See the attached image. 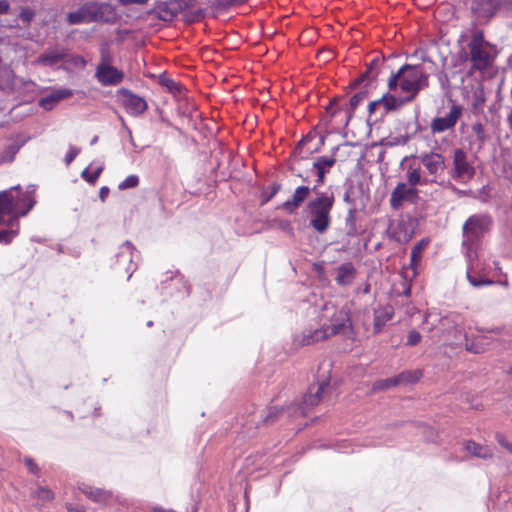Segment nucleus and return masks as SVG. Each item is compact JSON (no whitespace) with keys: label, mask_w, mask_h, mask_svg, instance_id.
I'll use <instances>...</instances> for the list:
<instances>
[{"label":"nucleus","mask_w":512,"mask_h":512,"mask_svg":"<svg viewBox=\"0 0 512 512\" xmlns=\"http://www.w3.org/2000/svg\"><path fill=\"white\" fill-rule=\"evenodd\" d=\"M320 322V328L303 333L302 345H311L337 334L347 338L354 336L349 310L346 307L337 308L332 303H326L320 315Z\"/></svg>","instance_id":"f257e3e1"},{"label":"nucleus","mask_w":512,"mask_h":512,"mask_svg":"<svg viewBox=\"0 0 512 512\" xmlns=\"http://www.w3.org/2000/svg\"><path fill=\"white\" fill-rule=\"evenodd\" d=\"M36 187L29 185L25 191L20 185L0 192V225L18 226V218L25 216L36 204Z\"/></svg>","instance_id":"f03ea898"},{"label":"nucleus","mask_w":512,"mask_h":512,"mask_svg":"<svg viewBox=\"0 0 512 512\" xmlns=\"http://www.w3.org/2000/svg\"><path fill=\"white\" fill-rule=\"evenodd\" d=\"M492 225V218L487 214H475L470 216L463 225V242L462 246L465 249V255L469 262L467 270V279L474 287H481L484 285L493 284L492 280L487 278L472 277L470 272L474 268L473 260L476 259V246L480 238L489 231Z\"/></svg>","instance_id":"7ed1b4c3"},{"label":"nucleus","mask_w":512,"mask_h":512,"mask_svg":"<svg viewBox=\"0 0 512 512\" xmlns=\"http://www.w3.org/2000/svg\"><path fill=\"white\" fill-rule=\"evenodd\" d=\"M315 197L304 208V215L309 226L318 234H325L332 223L331 212L335 204L333 192L313 191Z\"/></svg>","instance_id":"20e7f679"},{"label":"nucleus","mask_w":512,"mask_h":512,"mask_svg":"<svg viewBox=\"0 0 512 512\" xmlns=\"http://www.w3.org/2000/svg\"><path fill=\"white\" fill-rule=\"evenodd\" d=\"M428 86V75L419 65H403L388 80L390 90L398 87L406 94L407 100H413L423 88Z\"/></svg>","instance_id":"39448f33"},{"label":"nucleus","mask_w":512,"mask_h":512,"mask_svg":"<svg viewBox=\"0 0 512 512\" xmlns=\"http://www.w3.org/2000/svg\"><path fill=\"white\" fill-rule=\"evenodd\" d=\"M468 48L472 67L480 71L491 66L497 55L495 46L485 40L481 31L472 35Z\"/></svg>","instance_id":"423d86ee"},{"label":"nucleus","mask_w":512,"mask_h":512,"mask_svg":"<svg viewBox=\"0 0 512 512\" xmlns=\"http://www.w3.org/2000/svg\"><path fill=\"white\" fill-rule=\"evenodd\" d=\"M423 324L430 332L436 330L439 336L453 335L454 338H458V335H460V331L457 328L458 316L455 314L441 316L436 312L430 311L426 314Z\"/></svg>","instance_id":"0eeeda50"},{"label":"nucleus","mask_w":512,"mask_h":512,"mask_svg":"<svg viewBox=\"0 0 512 512\" xmlns=\"http://www.w3.org/2000/svg\"><path fill=\"white\" fill-rule=\"evenodd\" d=\"M418 159L426 169L428 175L431 176L429 179L430 182L444 185V182H439L438 178L444 173L446 168L445 157L441 153L430 151L421 153Z\"/></svg>","instance_id":"6e6552de"},{"label":"nucleus","mask_w":512,"mask_h":512,"mask_svg":"<svg viewBox=\"0 0 512 512\" xmlns=\"http://www.w3.org/2000/svg\"><path fill=\"white\" fill-rule=\"evenodd\" d=\"M475 169L469 163L467 154L463 149H456L453 153V168L450 172V176L455 181L466 184L474 176Z\"/></svg>","instance_id":"1a4fd4ad"},{"label":"nucleus","mask_w":512,"mask_h":512,"mask_svg":"<svg viewBox=\"0 0 512 512\" xmlns=\"http://www.w3.org/2000/svg\"><path fill=\"white\" fill-rule=\"evenodd\" d=\"M123 73L109 64L108 58L103 54L102 61L97 66L96 78L103 86L117 85L123 80Z\"/></svg>","instance_id":"9d476101"},{"label":"nucleus","mask_w":512,"mask_h":512,"mask_svg":"<svg viewBox=\"0 0 512 512\" xmlns=\"http://www.w3.org/2000/svg\"><path fill=\"white\" fill-rule=\"evenodd\" d=\"M462 116V108L459 105H452L448 114L441 117H436L431 121L430 129L432 133H443L452 129Z\"/></svg>","instance_id":"9b49d317"},{"label":"nucleus","mask_w":512,"mask_h":512,"mask_svg":"<svg viewBox=\"0 0 512 512\" xmlns=\"http://www.w3.org/2000/svg\"><path fill=\"white\" fill-rule=\"evenodd\" d=\"M329 382L322 381L316 385L309 387L308 392L303 397L302 406L298 408L301 415L306 414L308 408H312L320 403L324 398L326 391L329 389Z\"/></svg>","instance_id":"f8f14e48"},{"label":"nucleus","mask_w":512,"mask_h":512,"mask_svg":"<svg viewBox=\"0 0 512 512\" xmlns=\"http://www.w3.org/2000/svg\"><path fill=\"white\" fill-rule=\"evenodd\" d=\"M417 189L413 187H409L406 183H398L397 186L393 189L390 195V206L394 210H399L403 204L407 201L413 200L417 197Z\"/></svg>","instance_id":"ddd939ff"},{"label":"nucleus","mask_w":512,"mask_h":512,"mask_svg":"<svg viewBox=\"0 0 512 512\" xmlns=\"http://www.w3.org/2000/svg\"><path fill=\"white\" fill-rule=\"evenodd\" d=\"M411 101L412 100H407L406 95L404 97H397L394 95L385 94L380 99L369 104V112L372 114L376 111V109L382 107L383 112L386 113L391 110H397Z\"/></svg>","instance_id":"4468645a"},{"label":"nucleus","mask_w":512,"mask_h":512,"mask_svg":"<svg viewBox=\"0 0 512 512\" xmlns=\"http://www.w3.org/2000/svg\"><path fill=\"white\" fill-rule=\"evenodd\" d=\"M119 94L125 97L123 105L128 114L138 116L146 111L147 102L144 98L133 94L125 88L120 89Z\"/></svg>","instance_id":"2eb2a0df"},{"label":"nucleus","mask_w":512,"mask_h":512,"mask_svg":"<svg viewBox=\"0 0 512 512\" xmlns=\"http://www.w3.org/2000/svg\"><path fill=\"white\" fill-rule=\"evenodd\" d=\"M335 162L336 159L334 156H320L315 159L311 169V172L315 173L317 176L313 191H316L319 186L325 183L326 174L330 171Z\"/></svg>","instance_id":"dca6fc26"},{"label":"nucleus","mask_w":512,"mask_h":512,"mask_svg":"<svg viewBox=\"0 0 512 512\" xmlns=\"http://www.w3.org/2000/svg\"><path fill=\"white\" fill-rule=\"evenodd\" d=\"M90 5L93 6V8H91L93 22H111L116 19V10L111 4L90 2Z\"/></svg>","instance_id":"f3484780"},{"label":"nucleus","mask_w":512,"mask_h":512,"mask_svg":"<svg viewBox=\"0 0 512 512\" xmlns=\"http://www.w3.org/2000/svg\"><path fill=\"white\" fill-rule=\"evenodd\" d=\"M313 191V187L310 188L306 185L298 186L292 195V197L283 203V208L288 212L292 213L297 210L302 204L308 199L310 193Z\"/></svg>","instance_id":"a211bd4d"},{"label":"nucleus","mask_w":512,"mask_h":512,"mask_svg":"<svg viewBox=\"0 0 512 512\" xmlns=\"http://www.w3.org/2000/svg\"><path fill=\"white\" fill-rule=\"evenodd\" d=\"M133 252L134 246L132 245L131 242L126 241L120 246L119 252L117 254V262L128 273V279L131 277L132 273L136 269V266H133L132 264Z\"/></svg>","instance_id":"6ab92c4d"},{"label":"nucleus","mask_w":512,"mask_h":512,"mask_svg":"<svg viewBox=\"0 0 512 512\" xmlns=\"http://www.w3.org/2000/svg\"><path fill=\"white\" fill-rule=\"evenodd\" d=\"M91 8H93V6L90 5V2H86L76 11L69 12L66 16L67 23L69 25H78L93 22Z\"/></svg>","instance_id":"aec40b11"},{"label":"nucleus","mask_w":512,"mask_h":512,"mask_svg":"<svg viewBox=\"0 0 512 512\" xmlns=\"http://www.w3.org/2000/svg\"><path fill=\"white\" fill-rule=\"evenodd\" d=\"M73 96V91L68 88H58L43 97L39 105L45 110H52L60 101Z\"/></svg>","instance_id":"412c9836"},{"label":"nucleus","mask_w":512,"mask_h":512,"mask_svg":"<svg viewBox=\"0 0 512 512\" xmlns=\"http://www.w3.org/2000/svg\"><path fill=\"white\" fill-rule=\"evenodd\" d=\"M67 56L66 50L60 47L47 49L35 61V63L43 66H53L62 61Z\"/></svg>","instance_id":"4be33fe9"},{"label":"nucleus","mask_w":512,"mask_h":512,"mask_svg":"<svg viewBox=\"0 0 512 512\" xmlns=\"http://www.w3.org/2000/svg\"><path fill=\"white\" fill-rule=\"evenodd\" d=\"M183 4V0H171L161 4L158 7L159 18L164 21L172 20L183 9Z\"/></svg>","instance_id":"5701e85b"},{"label":"nucleus","mask_w":512,"mask_h":512,"mask_svg":"<svg viewBox=\"0 0 512 512\" xmlns=\"http://www.w3.org/2000/svg\"><path fill=\"white\" fill-rule=\"evenodd\" d=\"M356 270L351 263H344L337 268L336 281L341 286L350 285L355 278Z\"/></svg>","instance_id":"b1692460"},{"label":"nucleus","mask_w":512,"mask_h":512,"mask_svg":"<svg viewBox=\"0 0 512 512\" xmlns=\"http://www.w3.org/2000/svg\"><path fill=\"white\" fill-rule=\"evenodd\" d=\"M426 243L424 240L420 241L417 245H415L411 251L410 255V267L405 269L404 273L408 275L409 270H411V277L414 278L417 274V265L422 258V253L424 250Z\"/></svg>","instance_id":"393cba45"},{"label":"nucleus","mask_w":512,"mask_h":512,"mask_svg":"<svg viewBox=\"0 0 512 512\" xmlns=\"http://www.w3.org/2000/svg\"><path fill=\"white\" fill-rule=\"evenodd\" d=\"M465 449L471 455L481 459H491L493 457V451L490 447L478 444L474 441H468L465 445Z\"/></svg>","instance_id":"a878e982"},{"label":"nucleus","mask_w":512,"mask_h":512,"mask_svg":"<svg viewBox=\"0 0 512 512\" xmlns=\"http://www.w3.org/2000/svg\"><path fill=\"white\" fill-rule=\"evenodd\" d=\"M508 3L509 0H480V10L484 16L492 17Z\"/></svg>","instance_id":"bb28decb"},{"label":"nucleus","mask_w":512,"mask_h":512,"mask_svg":"<svg viewBox=\"0 0 512 512\" xmlns=\"http://www.w3.org/2000/svg\"><path fill=\"white\" fill-rule=\"evenodd\" d=\"M83 493L95 502L106 503L112 498V494L109 491L85 486L82 488Z\"/></svg>","instance_id":"cd10ccee"},{"label":"nucleus","mask_w":512,"mask_h":512,"mask_svg":"<svg viewBox=\"0 0 512 512\" xmlns=\"http://www.w3.org/2000/svg\"><path fill=\"white\" fill-rule=\"evenodd\" d=\"M406 177L409 187L415 188V186L417 185L431 184L428 178L422 176L420 168H414L412 166H409Z\"/></svg>","instance_id":"c85d7f7f"},{"label":"nucleus","mask_w":512,"mask_h":512,"mask_svg":"<svg viewBox=\"0 0 512 512\" xmlns=\"http://www.w3.org/2000/svg\"><path fill=\"white\" fill-rule=\"evenodd\" d=\"M473 100L472 107L476 112H481L483 110L486 98L484 88L481 84H479L473 91Z\"/></svg>","instance_id":"c756f323"},{"label":"nucleus","mask_w":512,"mask_h":512,"mask_svg":"<svg viewBox=\"0 0 512 512\" xmlns=\"http://www.w3.org/2000/svg\"><path fill=\"white\" fill-rule=\"evenodd\" d=\"M422 373L419 370L405 371L396 376L398 385L414 383L420 379Z\"/></svg>","instance_id":"7c9ffc66"},{"label":"nucleus","mask_w":512,"mask_h":512,"mask_svg":"<svg viewBox=\"0 0 512 512\" xmlns=\"http://www.w3.org/2000/svg\"><path fill=\"white\" fill-rule=\"evenodd\" d=\"M472 133L476 141L478 142V145L481 147L486 140L484 126L480 122L473 124Z\"/></svg>","instance_id":"2f4dec72"},{"label":"nucleus","mask_w":512,"mask_h":512,"mask_svg":"<svg viewBox=\"0 0 512 512\" xmlns=\"http://www.w3.org/2000/svg\"><path fill=\"white\" fill-rule=\"evenodd\" d=\"M397 385H398V382H397L396 377L389 378V379H381V380L376 381L373 384V390L374 391L385 390V389H388L390 387L397 386Z\"/></svg>","instance_id":"473e14b6"},{"label":"nucleus","mask_w":512,"mask_h":512,"mask_svg":"<svg viewBox=\"0 0 512 512\" xmlns=\"http://www.w3.org/2000/svg\"><path fill=\"white\" fill-rule=\"evenodd\" d=\"M34 496L43 502H50L54 499V493L47 487H38L34 491Z\"/></svg>","instance_id":"72a5a7b5"},{"label":"nucleus","mask_w":512,"mask_h":512,"mask_svg":"<svg viewBox=\"0 0 512 512\" xmlns=\"http://www.w3.org/2000/svg\"><path fill=\"white\" fill-rule=\"evenodd\" d=\"M19 151V146L17 145H9L5 148L0 156V160L2 162H12L15 158V155Z\"/></svg>","instance_id":"f704fd0d"},{"label":"nucleus","mask_w":512,"mask_h":512,"mask_svg":"<svg viewBox=\"0 0 512 512\" xmlns=\"http://www.w3.org/2000/svg\"><path fill=\"white\" fill-rule=\"evenodd\" d=\"M139 184V177L135 174L127 176L121 183L118 185L119 190H126L130 188H135Z\"/></svg>","instance_id":"c9c22d12"},{"label":"nucleus","mask_w":512,"mask_h":512,"mask_svg":"<svg viewBox=\"0 0 512 512\" xmlns=\"http://www.w3.org/2000/svg\"><path fill=\"white\" fill-rule=\"evenodd\" d=\"M103 168L100 166L98 167L93 173L89 172V168H86L82 171L81 176L83 179H85L88 183L94 184L97 179L99 178Z\"/></svg>","instance_id":"e433bc0d"},{"label":"nucleus","mask_w":512,"mask_h":512,"mask_svg":"<svg viewBox=\"0 0 512 512\" xmlns=\"http://www.w3.org/2000/svg\"><path fill=\"white\" fill-rule=\"evenodd\" d=\"M18 235V229L0 230V243L9 244Z\"/></svg>","instance_id":"4c0bfd02"},{"label":"nucleus","mask_w":512,"mask_h":512,"mask_svg":"<svg viewBox=\"0 0 512 512\" xmlns=\"http://www.w3.org/2000/svg\"><path fill=\"white\" fill-rule=\"evenodd\" d=\"M390 318H391V316L388 313H385V315H381L379 312H376L375 313V318H374V329H375V332L376 333L379 332L381 327Z\"/></svg>","instance_id":"58836bf2"},{"label":"nucleus","mask_w":512,"mask_h":512,"mask_svg":"<svg viewBox=\"0 0 512 512\" xmlns=\"http://www.w3.org/2000/svg\"><path fill=\"white\" fill-rule=\"evenodd\" d=\"M496 441L498 442V444L503 447L504 449H506L510 454H512V442H510L507 437L502 434V433H497L496 436Z\"/></svg>","instance_id":"ea45409f"},{"label":"nucleus","mask_w":512,"mask_h":512,"mask_svg":"<svg viewBox=\"0 0 512 512\" xmlns=\"http://www.w3.org/2000/svg\"><path fill=\"white\" fill-rule=\"evenodd\" d=\"M34 17V11L28 7L22 8L19 14V18L26 24H29L34 19Z\"/></svg>","instance_id":"a19ab883"},{"label":"nucleus","mask_w":512,"mask_h":512,"mask_svg":"<svg viewBox=\"0 0 512 512\" xmlns=\"http://www.w3.org/2000/svg\"><path fill=\"white\" fill-rule=\"evenodd\" d=\"M68 64L72 65L76 68H84L86 66V61L82 56L74 55L67 59Z\"/></svg>","instance_id":"79ce46f5"},{"label":"nucleus","mask_w":512,"mask_h":512,"mask_svg":"<svg viewBox=\"0 0 512 512\" xmlns=\"http://www.w3.org/2000/svg\"><path fill=\"white\" fill-rule=\"evenodd\" d=\"M380 61L375 59L371 62L370 66L368 67L366 73L362 76V78L359 81H362L364 78H375L377 75V72H374V68L379 65Z\"/></svg>","instance_id":"37998d69"},{"label":"nucleus","mask_w":512,"mask_h":512,"mask_svg":"<svg viewBox=\"0 0 512 512\" xmlns=\"http://www.w3.org/2000/svg\"><path fill=\"white\" fill-rule=\"evenodd\" d=\"M420 340H421L420 333L415 330H412L408 334L407 345L414 346V345L418 344L420 342Z\"/></svg>","instance_id":"c03bdc74"},{"label":"nucleus","mask_w":512,"mask_h":512,"mask_svg":"<svg viewBox=\"0 0 512 512\" xmlns=\"http://www.w3.org/2000/svg\"><path fill=\"white\" fill-rule=\"evenodd\" d=\"M79 152L80 150L78 148L71 146L65 156L66 164L69 165L76 158Z\"/></svg>","instance_id":"a18cd8bd"},{"label":"nucleus","mask_w":512,"mask_h":512,"mask_svg":"<svg viewBox=\"0 0 512 512\" xmlns=\"http://www.w3.org/2000/svg\"><path fill=\"white\" fill-rule=\"evenodd\" d=\"M5 74H6V77H7V88H10V89H14L15 86H16V77L13 73V71L11 70H6L5 71Z\"/></svg>","instance_id":"49530a36"},{"label":"nucleus","mask_w":512,"mask_h":512,"mask_svg":"<svg viewBox=\"0 0 512 512\" xmlns=\"http://www.w3.org/2000/svg\"><path fill=\"white\" fill-rule=\"evenodd\" d=\"M364 95L361 93L355 94L350 98V105L352 109H355L359 103L363 100Z\"/></svg>","instance_id":"de8ad7c7"},{"label":"nucleus","mask_w":512,"mask_h":512,"mask_svg":"<svg viewBox=\"0 0 512 512\" xmlns=\"http://www.w3.org/2000/svg\"><path fill=\"white\" fill-rule=\"evenodd\" d=\"M312 138L310 136H306L302 138V140L299 142L295 152L298 153L300 156H302V149L304 145H306Z\"/></svg>","instance_id":"09e8293b"},{"label":"nucleus","mask_w":512,"mask_h":512,"mask_svg":"<svg viewBox=\"0 0 512 512\" xmlns=\"http://www.w3.org/2000/svg\"><path fill=\"white\" fill-rule=\"evenodd\" d=\"M25 464H26L28 470L31 473H36L37 472L38 466H37V464L31 458H26L25 459Z\"/></svg>","instance_id":"8fccbe9b"},{"label":"nucleus","mask_w":512,"mask_h":512,"mask_svg":"<svg viewBox=\"0 0 512 512\" xmlns=\"http://www.w3.org/2000/svg\"><path fill=\"white\" fill-rule=\"evenodd\" d=\"M122 5H130V4H146L149 0H118Z\"/></svg>","instance_id":"3c124183"},{"label":"nucleus","mask_w":512,"mask_h":512,"mask_svg":"<svg viewBox=\"0 0 512 512\" xmlns=\"http://www.w3.org/2000/svg\"><path fill=\"white\" fill-rule=\"evenodd\" d=\"M165 85L167 86V88L170 90V91H178L180 89V86L178 83H176L175 81L173 80H167L165 82Z\"/></svg>","instance_id":"603ef678"},{"label":"nucleus","mask_w":512,"mask_h":512,"mask_svg":"<svg viewBox=\"0 0 512 512\" xmlns=\"http://www.w3.org/2000/svg\"><path fill=\"white\" fill-rule=\"evenodd\" d=\"M109 188L104 186L100 189L99 191V198L101 199L102 202H104L106 200V198L108 197L109 195Z\"/></svg>","instance_id":"864d4df0"},{"label":"nucleus","mask_w":512,"mask_h":512,"mask_svg":"<svg viewBox=\"0 0 512 512\" xmlns=\"http://www.w3.org/2000/svg\"><path fill=\"white\" fill-rule=\"evenodd\" d=\"M467 349H468L469 351H472L473 353H481V352H483V351H484V348H483V347H481V346H479V345H478V344H476V343H473V344L469 345V346L467 347Z\"/></svg>","instance_id":"5fc2aeb1"},{"label":"nucleus","mask_w":512,"mask_h":512,"mask_svg":"<svg viewBox=\"0 0 512 512\" xmlns=\"http://www.w3.org/2000/svg\"><path fill=\"white\" fill-rule=\"evenodd\" d=\"M278 412H279V410H278V409H276V408H271V409L269 410V413H268V415H267V417L265 418V420H264V421H265L266 423L272 422V418H273V417H275V416L277 415V413H278Z\"/></svg>","instance_id":"6e6d98bb"},{"label":"nucleus","mask_w":512,"mask_h":512,"mask_svg":"<svg viewBox=\"0 0 512 512\" xmlns=\"http://www.w3.org/2000/svg\"><path fill=\"white\" fill-rule=\"evenodd\" d=\"M9 3L6 0H0V14H5L9 10Z\"/></svg>","instance_id":"4d7b16f0"},{"label":"nucleus","mask_w":512,"mask_h":512,"mask_svg":"<svg viewBox=\"0 0 512 512\" xmlns=\"http://www.w3.org/2000/svg\"><path fill=\"white\" fill-rule=\"evenodd\" d=\"M152 512H175L173 510H170V509H164L162 507H153L152 509Z\"/></svg>","instance_id":"13d9d810"},{"label":"nucleus","mask_w":512,"mask_h":512,"mask_svg":"<svg viewBox=\"0 0 512 512\" xmlns=\"http://www.w3.org/2000/svg\"><path fill=\"white\" fill-rule=\"evenodd\" d=\"M69 512H84L82 509L79 508H68Z\"/></svg>","instance_id":"bf43d9fd"},{"label":"nucleus","mask_w":512,"mask_h":512,"mask_svg":"<svg viewBox=\"0 0 512 512\" xmlns=\"http://www.w3.org/2000/svg\"><path fill=\"white\" fill-rule=\"evenodd\" d=\"M122 124H123V125H125V123H124V121H123V120H122ZM124 127H125V129L127 130V132H128V134H129V136H130V137H132L131 130H130L128 127H126V126H124Z\"/></svg>","instance_id":"052dcab7"},{"label":"nucleus","mask_w":512,"mask_h":512,"mask_svg":"<svg viewBox=\"0 0 512 512\" xmlns=\"http://www.w3.org/2000/svg\"><path fill=\"white\" fill-rule=\"evenodd\" d=\"M411 237H412V235H411V234H405V236H404V240H405V241H408V240H410V239H411Z\"/></svg>","instance_id":"680f3d73"},{"label":"nucleus","mask_w":512,"mask_h":512,"mask_svg":"<svg viewBox=\"0 0 512 512\" xmlns=\"http://www.w3.org/2000/svg\"><path fill=\"white\" fill-rule=\"evenodd\" d=\"M97 141H98V136H95V137L91 140V145H94Z\"/></svg>","instance_id":"e2e57ef3"},{"label":"nucleus","mask_w":512,"mask_h":512,"mask_svg":"<svg viewBox=\"0 0 512 512\" xmlns=\"http://www.w3.org/2000/svg\"><path fill=\"white\" fill-rule=\"evenodd\" d=\"M404 293H405V295L408 296L410 294V288H407Z\"/></svg>","instance_id":"0e129e2a"},{"label":"nucleus","mask_w":512,"mask_h":512,"mask_svg":"<svg viewBox=\"0 0 512 512\" xmlns=\"http://www.w3.org/2000/svg\"><path fill=\"white\" fill-rule=\"evenodd\" d=\"M153 325L152 321H148L147 326L151 327Z\"/></svg>","instance_id":"69168bd1"},{"label":"nucleus","mask_w":512,"mask_h":512,"mask_svg":"<svg viewBox=\"0 0 512 512\" xmlns=\"http://www.w3.org/2000/svg\"><path fill=\"white\" fill-rule=\"evenodd\" d=\"M349 216H350L351 218L353 217V211H352V210L349 212Z\"/></svg>","instance_id":"338daca9"},{"label":"nucleus","mask_w":512,"mask_h":512,"mask_svg":"<svg viewBox=\"0 0 512 512\" xmlns=\"http://www.w3.org/2000/svg\"><path fill=\"white\" fill-rule=\"evenodd\" d=\"M509 373L512 374V367L510 368Z\"/></svg>","instance_id":"774afa93"}]
</instances>
